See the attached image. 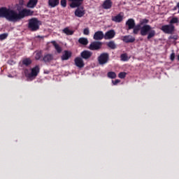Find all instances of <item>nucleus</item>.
<instances>
[{
	"instance_id": "c9c22d12",
	"label": "nucleus",
	"mask_w": 179,
	"mask_h": 179,
	"mask_svg": "<svg viewBox=\"0 0 179 179\" xmlns=\"http://www.w3.org/2000/svg\"><path fill=\"white\" fill-rule=\"evenodd\" d=\"M175 58H176V54L174 52H172L170 55L171 61H174Z\"/></svg>"
},
{
	"instance_id": "393cba45",
	"label": "nucleus",
	"mask_w": 179,
	"mask_h": 179,
	"mask_svg": "<svg viewBox=\"0 0 179 179\" xmlns=\"http://www.w3.org/2000/svg\"><path fill=\"white\" fill-rule=\"evenodd\" d=\"M107 75H108V78H109V79H116V78H117V74L114 71H109V72H108Z\"/></svg>"
},
{
	"instance_id": "7ed1b4c3",
	"label": "nucleus",
	"mask_w": 179,
	"mask_h": 179,
	"mask_svg": "<svg viewBox=\"0 0 179 179\" xmlns=\"http://www.w3.org/2000/svg\"><path fill=\"white\" fill-rule=\"evenodd\" d=\"M126 25L128 27L127 30L133 29L134 34H138L140 31V24H136L135 20L132 18L127 20Z\"/></svg>"
},
{
	"instance_id": "f3484780",
	"label": "nucleus",
	"mask_w": 179,
	"mask_h": 179,
	"mask_svg": "<svg viewBox=\"0 0 179 179\" xmlns=\"http://www.w3.org/2000/svg\"><path fill=\"white\" fill-rule=\"evenodd\" d=\"M53 59H54V56L52 54H46L44 55L43 58V61H44V62L45 63L51 62V61H53Z\"/></svg>"
},
{
	"instance_id": "ddd939ff",
	"label": "nucleus",
	"mask_w": 179,
	"mask_h": 179,
	"mask_svg": "<svg viewBox=\"0 0 179 179\" xmlns=\"http://www.w3.org/2000/svg\"><path fill=\"white\" fill-rule=\"evenodd\" d=\"M115 31L113 29H110L108 31H106V33H105L104 35V38L108 40V39H112L115 36Z\"/></svg>"
},
{
	"instance_id": "c756f323",
	"label": "nucleus",
	"mask_w": 179,
	"mask_h": 179,
	"mask_svg": "<svg viewBox=\"0 0 179 179\" xmlns=\"http://www.w3.org/2000/svg\"><path fill=\"white\" fill-rule=\"evenodd\" d=\"M118 76L120 79H124L127 76V73L126 72H120V73H119Z\"/></svg>"
},
{
	"instance_id": "f257e3e1",
	"label": "nucleus",
	"mask_w": 179,
	"mask_h": 179,
	"mask_svg": "<svg viewBox=\"0 0 179 179\" xmlns=\"http://www.w3.org/2000/svg\"><path fill=\"white\" fill-rule=\"evenodd\" d=\"M34 13L33 10L27 8H24L17 13L16 10L6 7L0 8V18H6L13 22H19L25 17L33 15Z\"/></svg>"
},
{
	"instance_id": "a878e982",
	"label": "nucleus",
	"mask_w": 179,
	"mask_h": 179,
	"mask_svg": "<svg viewBox=\"0 0 179 179\" xmlns=\"http://www.w3.org/2000/svg\"><path fill=\"white\" fill-rule=\"evenodd\" d=\"M53 45L58 54H60L62 51V48L55 41H53Z\"/></svg>"
},
{
	"instance_id": "20e7f679",
	"label": "nucleus",
	"mask_w": 179,
	"mask_h": 179,
	"mask_svg": "<svg viewBox=\"0 0 179 179\" xmlns=\"http://www.w3.org/2000/svg\"><path fill=\"white\" fill-rule=\"evenodd\" d=\"M41 24V22L38 20L37 18L34 17L29 20L28 28L31 31H36L40 29Z\"/></svg>"
},
{
	"instance_id": "72a5a7b5",
	"label": "nucleus",
	"mask_w": 179,
	"mask_h": 179,
	"mask_svg": "<svg viewBox=\"0 0 179 179\" xmlns=\"http://www.w3.org/2000/svg\"><path fill=\"white\" fill-rule=\"evenodd\" d=\"M8 37V34H2L0 35V40H4Z\"/></svg>"
},
{
	"instance_id": "dca6fc26",
	"label": "nucleus",
	"mask_w": 179,
	"mask_h": 179,
	"mask_svg": "<svg viewBox=\"0 0 179 179\" xmlns=\"http://www.w3.org/2000/svg\"><path fill=\"white\" fill-rule=\"evenodd\" d=\"M72 53L71 51L65 50L64 54L62 56V61H68L70 58H71Z\"/></svg>"
},
{
	"instance_id": "1a4fd4ad",
	"label": "nucleus",
	"mask_w": 179,
	"mask_h": 179,
	"mask_svg": "<svg viewBox=\"0 0 179 179\" xmlns=\"http://www.w3.org/2000/svg\"><path fill=\"white\" fill-rule=\"evenodd\" d=\"M92 55L93 53L90 50H84L81 52V54H80L81 58L83 59H85V61H87V59H90L92 56Z\"/></svg>"
},
{
	"instance_id": "473e14b6",
	"label": "nucleus",
	"mask_w": 179,
	"mask_h": 179,
	"mask_svg": "<svg viewBox=\"0 0 179 179\" xmlns=\"http://www.w3.org/2000/svg\"><path fill=\"white\" fill-rule=\"evenodd\" d=\"M61 5L64 8L66 7V6H67V0H61Z\"/></svg>"
},
{
	"instance_id": "e433bc0d",
	"label": "nucleus",
	"mask_w": 179,
	"mask_h": 179,
	"mask_svg": "<svg viewBox=\"0 0 179 179\" xmlns=\"http://www.w3.org/2000/svg\"><path fill=\"white\" fill-rule=\"evenodd\" d=\"M84 34H85V35H89L90 34L89 28L84 29Z\"/></svg>"
},
{
	"instance_id": "2f4dec72",
	"label": "nucleus",
	"mask_w": 179,
	"mask_h": 179,
	"mask_svg": "<svg viewBox=\"0 0 179 179\" xmlns=\"http://www.w3.org/2000/svg\"><path fill=\"white\" fill-rule=\"evenodd\" d=\"M121 80H112V83L113 85V86H117V85H118V83H120Z\"/></svg>"
},
{
	"instance_id": "412c9836",
	"label": "nucleus",
	"mask_w": 179,
	"mask_h": 179,
	"mask_svg": "<svg viewBox=\"0 0 179 179\" xmlns=\"http://www.w3.org/2000/svg\"><path fill=\"white\" fill-rule=\"evenodd\" d=\"M38 0H29L27 6L30 8H34L38 3Z\"/></svg>"
},
{
	"instance_id": "7c9ffc66",
	"label": "nucleus",
	"mask_w": 179,
	"mask_h": 179,
	"mask_svg": "<svg viewBox=\"0 0 179 179\" xmlns=\"http://www.w3.org/2000/svg\"><path fill=\"white\" fill-rule=\"evenodd\" d=\"M179 22L178 18V17H173L171 20H170V24H175V23H178Z\"/></svg>"
},
{
	"instance_id": "f03ea898",
	"label": "nucleus",
	"mask_w": 179,
	"mask_h": 179,
	"mask_svg": "<svg viewBox=\"0 0 179 179\" xmlns=\"http://www.w3.org/2000/svg\"><path fill=\"white\" fill-rule=\"evenodd\" d=\"M140 34L142 36H147V39L150 40L156 35V31L153 30L150 24H144L143 27H139Z\"/></svg>"
},
{
	"instance_id": "423d86ee",
	"label": "nucleus",
	"mask_w": 179,
	"mask_h": 179,
	"mask_svg": "<svg viewBox=\"0 0 179 179\" xmlns=\"http://www.w3.org/2000/svg\"><path fill=\"white\" fill-rule=\"evenodd\" d=\"M102 45L103 43L100 41L91 42V44L88 46V50H91V51H99V50H101Z\"/></svg>"
},
{
	"instance_id": "c85d7f7f",
	"label": "nucleus",
	"mask_w": 179,
	"mask_h": 179,
	"mask_svg": "<svg viewBox=\"0 0 179 179\" xmlns=\"http://www.w3.org/2000/svg\"><path fill=\"white\" fill-rule=\"evenodd\" d=\"M120 59L124 62L128 61V55L126 53L120 55Z\"/></svg>"
},
{
	"instance_id": "79ce46f5",
	"label": "nucleus",
	"mask_w": 179,
	"mask_h": 179,
	"mask_svg": "<svg viewBox=\"0 0 179 179\" xmlns=\"http://www.w3.org/2000/svg\"><path fill=\"white\" fill-rule=\"evenodd\" d=\"M178 13H179V8H178Z\"/></svg>"
},
{
	"instance_id": "4c0bfd02",
	"label": "nucleus",
	"mask_w": 179,
	"mask_h": 179,
	"mask_svg": "<svg viewBox=\"0 0 179 179\" xmlns=\"http://www.w3.org/2000/svg\"><path fill=\"white\" fill-rule=\"evenodd\" d=\"M176 6L179 8V2L177 3Z\"/></svg>"
},
{
	"instance_id": "f704fd0d",
	"label": "nucleus",
	"mask_w": 179,
	"mask_h": 179,
	"mask_svg": "<svg viewBox=\"0 0 179 179\" xmlns=\"http://www.w3.org/2000/svg\"><path fill=\"white\" fill-rule=\"evenodd\" d=\"M41 57H42V52H38L36 55V59H37V60L41 59Z\"/></svg>"
},
{
	"instance_id": "a211bd4d",
	"label": "nucleus",
	"mask_w": 179,
	"mask_h": 179,
	"mask_svg": "<svg viewBox=\"0 0 179 179\" xmlns=\"http://www.w3.org/2000/svg\"><path fill=\"white\" fill-rule=\"evenodd\" d=\"M112 6L113 2L111 1V0H105V1H103V3L102 4V8L105 9H110L111 8Z\"/></svg>"
},
{
	"instance_id": "5701e85b",
	"label": "nucleus",
	"mask_w": 179,
	"mask_h": 179,
	"mask_svg": "<svg viewBox=\"0 0 179 179\" xmlns=\"http://www.w3.org/2000/svg\"><path fill=\"white\" fill-rule=\"evenodd\" d=\"M106 45L110 48V50H115V48H117V45L114 41H110L106 43Z\"/></svg>"
},
{
	"instance_id": "b1692460",
	"label": "nucleus",
	"mask_w": 179,
	"mask_h": 179,
	"mask_svg": "<svg viewBox=\"0 0 179 179\" xmlns=\"http://www.w3.org/2000/svg\"><path fill=\"white\" fill-rule=\"evenodd\" d=\"M63 33L66 34L68 36H71L74 34L73 30L69 29V27H66L62 30Z\"/></svg>"
},
{
	"instance_id": "4468645a",
	"label": "nucleus",
	"mask_w": 179,
	"mask_h": 179,
	"mask_svg": "<svg viewBox=\"0 0 179 179\" xmlns=\"http://www.w3.org/2000/svg\"><path fill=\"white\" fill-rule=\"evenodd\" d=\"M104 38V34L102 31H98L94 34V40L99 41Z\"/></svg>"
},
{
	"instance_id": "58836bf2",
	"label": "nucleus",
	"mask_w": 179,
	"mask_h": 179,
	"mask_svg": "<svg viewBox=\"0 0 179 179\" xmlns=\"http://www.w3.org/2000/svg\"><path fill=\"white\" fill-rule=\"evenodd\" d=\"M177 10V7L173 8V10Z\"/></svg>"
},
{
	"instance_id": "ea45409f",
	"label": "nucleus",
	"mask_w": 179,
	"mask_h": 179,
	"mask_svg": "<svg viewBox=\"0 0 179 179\" xmlns=\"http://www.w3.org/2000/svg\"><path fill=\"white\" fill-rule=\"evenodd\" d=\"M177 59H178V61H179V54H178V55L177 57Z\"/></svg>"
},
{
	"instance_id": "2eb2a0df",
	"label": "nucleus",
	"mask_w": 179,
	"mask_h": 179,
	"mask_svg": "<svg viewBox=\"0 0 179 179\" xmlns=\"http://www.w3.org/2000/svg\"><path fill=\"white\" fill-rule=\"evenodd\" d=\"M76 16L78 17H81L85 15V10H83V7H77L76 9V12L74 13Z\"/></svg>"
},
{
	"instance_id": "a19ab883",
	"label": "nucleus",
	"mask_w": 179,
	"mask_h": 179,
	"mask_svg": "<svg viewBox=\"0 0 179 179\" xmlns=\"http://www.w3.org/2000/svg\"><path fill=\"white\" fill-rule=\"evenodd\" d=\"M9 62H13V61H9Z\"/></svg>"
},
{
	"instance_id": "0eeeda50",
	"label": "nucleus",
	"mask_w": 179,
	"mask_h": 179,
	"mask_svg": "<svg viewBox=\"0 0 179 179\" xmlns=\"http://www.w3.org/2000/svg\"><path fill=\"white\" fill-rule=\"evenodd\" d=\"M161 30L165 34H173L175 27L173 24H166L162 26Z\"/></svg>"
},
{
	"instance_id": "9b49d317",
	"label": "nucleus",
	"mask_w": 179,
	"mask_h": 179,
	"mask_svg": "<svg viewBox=\"0 0 179 179\" xmlns=\"http://www.w3.org/2000/svg\"><path fill=\"white\" fill-rule=\"evenodd\" d=\"M121 39L123 43H126L127 44H129V43H134L136 40L135 37H133L131 35L123 36H122Z\"/></svg>"
},
{
	"instance_id": "4be33fe9",
	"label": "nucleus",
	"mask_w": 179,
	"mask_h": 179,
	"mask_svg": "<svg viewBox=\"0 0 179 179\" xmlns=\"http://www.w3.org/2000/svg\"><path fill=\"white\" fill-rule=\"evenodd\" d=\"M78 43L81 44V45H87L89 41L87 38L81 37L78 38Z\"/></svg>"
},
{
	"instance_id": "cd10ccee",
	"label": "nucleus",
	"mask_w": 179,
	"mask_h": 179,
	"mask_svg": "<svg viewBox=\"0 0 179 179\" xmlns=\"http://www.w3.org/2000/svg\"><path fill=\"white\" fill-rule=\"evenodd\" d=\"M148 22H149V20L143 19V20H140V23L138 24H140V27H141V25L147 24Z\"/></svg>"
},
{
	"instance_id": "6ab92c4d",
	"label": "nucleus",
	"mask_w": 179,
	"mask_h": 179,
	"mask_svg": "<svg viewBox=\"0 0 179 179\" xmlns=\"http://www.w3.org/2000/svg\"><path fill=\"white\" fill-rule=\"evenodd\" d=\"M124 17L121 14H118L116 16L112 17V21L115 22H121L123 20Z\"/></svg>"
},
{
	"instance_id": "aec40b11",
	"label": "nucleus",
	"mask_w": 179,
	"mask_h": 179,
	"mask_svg": "<svg viewBox=\"0 0 179 179\" xmlns=\"http://www.w3.org/2000/svg\"><path fill=\"white\" fill-rule=\"evenodd\" d=\"M59 4V0H49L48 1V5L51 8H55Z\"/></svg>"
},
{
	"instance_id": "f8f14e48",
	"label": "nucleus",
	"mask_w": 179,
	"mask_h": 179,
	"mask_svg": "<svg viewBox=\"0 0 179 179\" xmlns=\"http://www.w3.org/2000/svg\"><path fill=\"white\" fill-rule=\"evenodd\" d=\"M69 1L71 2L70 6L72 8H75L77 7H80L83 4L84 0H69Z\"/></svg>"
},
{
	"instance_id": "39448f33",
	"label": "nucleus",
	"mask_w": 179,
	"mask_h": 179,
	"mask_svg": "<svg viewBox=\"0 0 179 179\" xmlns=\"http://www.w3.org/2000/svg\"><path fill=\"white\" fill-rule=\"evenodd\" d=\"M109 58L110 56L108 53L103 52L101 54V55L98 57V62L99 65H105L106 64H107L109 61Z\"/></svg>"
},
{
	"instance_id": "bb28decb",
	"label": "nucleus",
	"mask_w": 179,
	"mask_h": 179,
	"mask_svg": "<svg viewBox=\"0 0 179 179\" xmlns=\"http://www.w3.org/2000/svg\"><path fill=\"white\" fill-rule=\"evenodd\" d=\"M23 65H25V66H29L32 64V61L29 58H26L22 61Z\"/></svg>"
},
{
	"instance_id": "6e6552de",
	"label": "nucleus",
	"mask_w": 179,
	"mask_h": 179,
	"mask_svg": "<svg viewBox=\"0 0 179 179\" xmlns=\"http://www.w3.org/2000/svg\"><path fill=\"white\" fill-rule=\"evenodd\" d=\"M40 72V67L39 66H36L35 67L31 69V72L29 73L27 76L29 78V79H31L32 78H35L36 76H38V73Z\"/></svg>"
},
{
	"instance_id": "9d476101",
	"label": "nucleus",
	"mask_w": 179,
	"mask_h": 179,
	"mask_svg": "<svg viewBox=\"0 0 179 179\" xmlns=\"http://www.w3.org/2000/svg\"><path fill=\"white\" fill-rule=\"evenodd\" d=\"M74 65L77 66V68H84L85 63L83 59L80 57H77L74 59Z\"/></svg>"
}]
</instances>
